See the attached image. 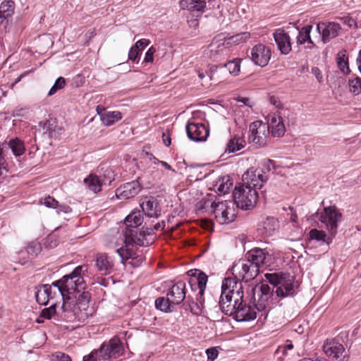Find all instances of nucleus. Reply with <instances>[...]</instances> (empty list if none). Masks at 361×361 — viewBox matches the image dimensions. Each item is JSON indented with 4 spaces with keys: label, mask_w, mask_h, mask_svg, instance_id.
I'll list each match as a JSON object with an SVG mask.
<instances>
[{
    "label": "nucleus",
    "mask_w": 361,
    "mask_h": 361,
    "mask_svg": "<svg viewBox=\"0 0 361 361\" xmlns=\"http://www.w3.org/2000/svg\"><path fill=\"white\" fill-rule=\"evenodd\" d=\"M188 276L190 277L188 283L192 291L198 289V293L194 297L189 294L185 302L183 303L185 310H190L191 313L194 315H200L203 310L207 308L209 310L213 307H217V302L214 300L212 304L208 303L204 305L205 299L204 298V293L206 285L208 281L207 275L200 269H190L187 272Z\"/></svg>",
    "instance_id": "f257e3e1"
},
{
    "label": "nucleus",
    "mask_w": 361,
    "mask_h": 361,
    "mask_svg": "<svg viewBox=\"0 0 361 361\" xmlns=\"http://www.w3.org/2000/svg\"><path fill=\"white\" fill-rule=\"evenodd\" d=\"M90 294L82 291L78 296H68L64 298L61 309L63 317L68 322H85L94 313V309L90 305Z\"/></svg>",
    "instance_id": "f03ea898"
},
{
    "label": "nucleus",
    "mask_w": 361,
    "mask_h": 361,
    "mask_svg": "<svg viewBox=\"0 0 361 361\" xmlns=\"http://www.w3.org/2000/svg\"><path fill=\"white\" fill-rule=\"evenodd\" d=\"M123 354V347L121 340L114 337L106 343L101 345L99 349L83 357V361H114Z\"/></svg>",
    "instance_id": "7ed1b4c3"
},
{
    "label": "nucleus",
    "mask_w": 361,
    "mask_h": 361,
    "mask_svg": "<svg viewBox=\"0 0 361 361\" xmlns=\"http://www.w3.org/2000/svg\"><path fill=\"white\" fill-rule=\"evenodd\" d=\"M273 161L267 159L261 162L257 168L251 167L247 169L243 175V184L255 188L256 191L262 188L269 178V173Z\"/></svg>",
    "instance_id": "20e7f679"
},
{
    "label": "nucleus",
    "mask_w": 361,
    "mask_h": 361,
    "mask_svg": "<svg viewBox=\"0 0 361 361\" xmlns=\"http://www.w3.org/2000/svg\"><path fill=\"white\" fill-rule=\"evenodd\" d=\"M85 265L78 266L68 275L63 277L64 298L76 295L85 288V281L81 276L82 271H87Z\"/></svg>",
    "instance_id": "39448f33"
},
{
    "label": "nucleus",
    "mask_w": 361,
    "mask_h": 361,
    "mask_svg": "<svg viewBox=\"0 0 361 361\" xmlns=\"http://www.w3.org/2000/svg\"><path fill=\"white\" fill-rule=\"evenodd\" d=\"M233 197L237 207L247 210L253 208L258 200V192L255 188L241 183L235 187Z\"/></svg>",
    "instance_id": "423d86ee"
},
{
    "label": "nucleus",
    "mask_w": 361,
    "mask_h": 361,
    "mask_svg": "<svg viewBox=\"0 0 361 361\" xmlns=\"http://www.w3.org/2000/svg\"><path fill=\"white\" fill-rule=\"evenodd\" d=\"M252 292L255 308L259 312H264L262 315H266L271 304L274 288L271 289L268 284L262 283L260 286H256L252 289Z\"/></svg>",
    "instance_id": "0eeeda50"
},
{
    "label": "nucleus",
    "mask_w": 361,
    "mask_h": 361,
    "mask_svg": "<svg viewBox=\"0 0 361 361\" xmlns=\"http://www.w3.org/2000/svg\"><path fill=\"white\" fill-rule=\"evenodd\" d=\"M319 220L331 236L337 233L338 224L342 220V214L336 206L324 207L321 212Z\"/></svg>",
    "instance_id": "6e6552de"
},
{
    "label": "nucleus",
    "mask_w": 361,
    "mask_h": 361,
    "mask_svg": "<svg viewBox=\"0 0 361 361\" xmlns=\"http://www.w3.org/2000/svg\"><path fill=\"white\" fill-rule=\"evenodd\" d=\"M250 135L249 141L257 147L265 146L269 136V127L260 121L252 122L250 125Z\"/></svg>",
    "instance_id": "1a4fd4ad"
},
{
    "label": "nucleus",
    "mask_w": 361,
    "mask_h": 361,
    "mask_svg": "<svg viewBox=\"0 0 361 361\" xmlns=\"http://www.w3.org/2000/svg\"><path fill=\"white\" fill-rule=\"evenodd\" d=\"M231 271L233 275L241 278L245 282L255 279L260 271L259 268L256 264L254 265L245 259H240L235 262Z\"/></svg>",
    "instance_id": "9d476101"
},
{
    "label": "nucleus",
    "mask_w": 361,
    "mask_h": 361,
    "mask_svg": "<svg viewBox=\"0 0 361 361\" xmlns=\"http://www.w3.org/2000/svg\"><path fill=\"white\" fill-rule=\"evenodd\" d=\"M323 351L327 357L335 361H348V351L336 339H327L323 345Z\"/></svg>",
    "instance_id": "9b49d317"
},
{
    "label": "nucleus",
    "mask_w": 361,
    "mask_h": 361,
    "mask_svg": "<svg viewBox=\"0 0 361 361\" xmlns=\"http://www.w3.org/2000/svg\"><path fill=\"white\" fill-rule=\"evenodd\" d=\"M317 29L321 33L322 40L324 44L338 37L341 32L340 24L335 22H320L317 24Z\"/></svg>",
    "instance_id": "f8f14e48"
},
{
    "label": "nucleus",
    "mask_w": 361,
    "mask_h": 361,
    "mask_svg": "<svg viewBox=\"0 0 361 361\" xmlns=\"http://www.w3.org/2000/svg\"><path fill=\"white\" fill-rule=\"evenodd\" d=\"M142 186L140 183V178L135 180L124 183L116 190L117 198L127 200L134 197L142 190Z\"/></svg>",
    "instance_id": "ddd939ff"
},
{
    "label": "nucleus",
    "mask_w": 361,
    "mask_h": 361,
    "mask_svg": "<svg viewBox=\"0 0 361 361\" xmlns=\"http://www.w3.org/2000/svg\"><path fill=\"white\" fill-rule=\"evenodd\" d=\"M125 239L123 240V239L121 240V241L123 242L124 245L118 241H116L114 245H113L111 243H109L108 246L109 247H116L119 245H121L120 247L116 249V252L121 257V262L122 264H124L126 260L128 259L133 258L135 253L133 250L129 247L131 242L133 241V239L131 236L133 235V231H129V234L126 232L125 235Z\"/></svg>",
    "instance_id": "4468645a"
},
{
    "label": "nucleus",
    "mask_w": 361,
    "mask_h": 361,
    "mask_svg": "<svg viewBox=\"0 0 361 361\" xmlns=\"http://www.w3.org/2000/svg\"><path fill=\"white\" fill-rule=\"evenodd\" d=\"M186 132L188 138L195 142L205 141L209 134V130L204 124L195 122H188Z\"/></svg>",
    "instance_id": "2eb2a0df"
},
{
    "label": "nucleus",
    "mask_w": 361,
    "mask_h": 361,
    "mask_svg": "<svg viewBox=\"0 0 361 361\" xmlns=\"http://www.w3.org/2000/svg\"><path fill=\"white\" fill-rule=\"evenodd\" d=\"M271 59V50L263 44L254 46L251 50V59L252 62L259 66L264 67Z\"/></svg>",
    "instance_id": "dca6fc26"
},
{
    "label": "nucleus",
    "mask_w": 361,
    "mask_h": 361,
    "mask_svg": "<svg viewBox=\"0 0 361 361\" xmlns=\"http://www.w3.org/2000/svg\"><path fill=\"white\" fill-rule=\"evenodd\" d=\"M214 212L216 219L221 224L232 222L235 216L233 209L227 206L224 202L216 204L214 207Z\"/></svg>",
    "instance_id": "f3484780"
},
{
    "label": "nucleus",
    "mask_w": 361,
    "mask_h": 361,
    "mask_svg": "<svg viewBox=\"0 0 361 361\" xmlns=\"http://www.w3.org/2000/svg\"><path fill=\"white\" fill-rule=\"evenodd\" d=\"M267 125L269 127V133L274 137H280L286 131L285 125L281 115L276 113L269 114Z\"/></svg>",
    "instance_id": "a211bd4d"
},
{
    "label": "nucleus",
    "mask_w": 361,
    "mask_h": 361,
    "mask_svg": "<svg viewBox=\"0 0 361 361\" xmlns=\"http://www.w3.org/2000/svg\"><path fill=\"white\" fill-rule=\"evenodd\" d=\"M231 317L237 322H248L254 320L257 317V312L255 307L247 305L243 300Z\"/></svg>",
    "instance_id": "6ab92c4d"
},
{
    "label": "nucleus",
    "mask_w": 361,
    "mask_h": 361,
    "mask_svg": "<svg viewBox=\"0 0 361 361\" xmlns=\"http://www.w3.org/2000/svg\"><path fill=\"white\" fill-rule=\"evenodd\" d=\"M144 214L150 218H159L161 214V209L157 200L154 197H146L140 204Z\"/></svg>",
    "instance_id": "aec40b11"
},
{
    "label": "nucleus",
    "mask_w": 361,
    "mask_h": 361,
    "mask_svg": "<svg viewBox=\"0 0 361 361\" xmlns=\"http://www.w3.org/2000/svg\"><path fill=\"white\" fill-rule=\"evenodd\" d=\"M245 259L250 261L254 265L259 268L261 264L269 265L271 255L260 248H254L248 251L245 255Z\"/></svg>",
    "instance_id": "412c9836"
},
{
    "label": "nucleus",
    "mask_w": 361,
    "mask_h": 361,
    "mask_svg": "<svg viewBox=\"0 0 361 361\" xmlns=\"http://www.w3.org/2000/svg\"><path fill=\"white\" fill-rule=\"evenodd\" d=\"M167 297L173 305H179L183 300H186L185 283L183 281H178L174 284L167 293Z\"/></svg>",
    "instance_id": "4be33fe9"
},
{
    "label": "nucleus",
    "mask_w": 361,
    "mask_h": 361,
    "mask_svg": "<svg viewBox=\"0 0 361 361\" xmlns=\"http://www.w3.org/2000/svg\"><path fill=\"white\" fill-rule=\"evenodd\" d=\"M274 38L281 54H287L291 50L290 37L283 29H277L274 32Z\"/></svg>",
    "instance_id": "5701e85b"
},
{
    "label": "nucleus",
    "mask_w": 361,
    "mask_h": 361,
    "mask_svg": "<svg viewBox=\"0 0 361 361\" xmlns=\"http://www.w3.org/2000/svg\"><path fill=\"white\" fill-rule=\"evenodd\" d=\"M35 299L39 305H45L49 299L53 298L51 286L49 284H41L35 287Z\"/></svg>",
    "instance_id": "b1692460"
},
{
    "label": "nucleus",
    "mask_w": 361,
    "mask_h": 361,
    "mask_svg": "<svg viewBox=\"0 0 361 361\" xmlns=\"http://www.w3.org/2000/svg\"><path fill=\"white\" fill-rule=\"evenodd\" d=\"M95 265L102 274H109L114 267V262L106 254L99 253L96 255Z\"/></svg>",
    "instance_id": "393cba45"
},
{
    "label": "nucleus",
    "mask_w": 361,
    "mask_h": 361,
    "mask_svg": "<svg viewBox=\"0 0 361 361\" xmlns=\"http://www.w3.org/2000/svg\"><path fill=\"white\" fill-rule=\"evenodd\" d=\"M294 276L285 274L279 286L276 288V293L278 297H286L293 295Z\"/></svg>",
    "instance_id": "a878e982"
},
{
    "label": "nucleus",
    "mask_w": 361,
    "mask_h": 361,
    "mask_svg": "<svg viewBox=\"0 0 361 361\" xmlns=\"http://www.w3.org/2000/svg\"><path fill=\"white\" fill-rule=\"evenodd\" d=\"M242 301H235L233 298H226L224 297L219 296V301L217 302V307H219L221 312L228 316H232L235 311H236L237 306L240 305Z\"/></svg>",
    "instance_id": "bb28decb"
},
{
    "label": "nucleus",
    "mask_w": 361,
    "mask_h": 361,
    "mask_svg": "<svg viewBox=\"0 0 361 361\" xmlns=\"http://www.w3.org/2000/svg\"><path fill=\"white\" fill-rule=\"evenodd\" d=\"M226 49L224 42H212L209 45L206 54L212 60L217 61L224 54Z\"/></svg>",
    "instance_id": "cd10ccee"
},
{
    "label": "nucleus",
    "mask_w": 361,
    "mask_h": 361,
    "mask_svg": "<svg viewBox=\"0 0 361 361\" xmlns=\"http://www.w3.org/2000/svg\"><path fill=\"white\" fill-rule=\"evenodd\" d=\"M100 107H97V111L100 114V118L102 123L106 126H110L122 118V114L120 111H104L99 113V109Z\"/></svg>",
    "instance_id": "c85d7f7f"
},
{
    "label": "nucleus",
    "mask_w": 361,
    "mask_h": 361,
    "mask_svg": "<svg viewBox=\"0 0 361 361\" xmlns=\"http://www.w3.org/2000/svg\"><path fill=\"white\" fill-rule=\"evenodd\" d=\"M180 6L182 9L190 11H202L206 6L204 0H181Z\"/></svg>",
    "instance_id": "c756f323"
},
{
    "label": "nucleus",
    "mask_w": 361,
    "mask_h": 361,
    "mask_svg": "<svg viewBox=\"0 0 361 361\" xmlns=\"http://www.w3.org/2000/svg\"><path fill=\"white\" fill-rule=\"evenodd\" d=\"M238 276L233 278L228 277L222 282L221 290H231L240 291L243 290V284L237 279Z\"/></svg>",
    "instance_id": "7c9ffc66"
},
{
    "label": "nucleus",
    "mask_w": 361,
    "mask_h": 361,
    "mask_svg": "<svg viewBox=\"0 0 361 361\" xmlns=\"http://www.w3.org/2000/svg\"><path fill=\"white\" fill-rule=\"evenodd\" d=\"M211 80L220 82L224 79L225 70L223 67L212 65L209 68V73H207Z\"/></svg>",
    "instance_id": "2f4dec72"
},
{
    "label": "nucleus",
    "mask_w": 361,
    "mask_h": 361,
    "mask_svg": "<svg viewBox=\"0 0 361 361\" xmlns=\"http://www.w3.org/2000/svg\"><path fill=\"white\" fill-rule=\"evenodd\" d=\"M84 183L87 187L94 192H97L101 190L102 183L99 178L96 175H89L84 179Z\"/></svg>",
    "instance_id": "473e14b6"
},
{
    "label": "nucleus",
    "mask_w": 361,
    "mask_h": 361,
    "mask_svg": "<svg viewBox=\"0 0 361 361\" xmlns=\"http://www.w3.org/2000/svg\"><path fill=\"white\" fill-rule=\"evenodd\" d=\"M8 146L16 157L22 155L25 151L24 142L18 137L11 139L8 142Z\"/></svg>",
    "instance_id": "72a5a7b5"
},
{
    "label": "nucleus",
    "mask_w": 361,
    "mask_h": 361,
    "mask_svg": "<svg viewBox=\"0 0 361 361\" xmlns=\"http://www.w3.org/2000/svg\"><path fill=\"white\" fill-rule=\"evenodd\" d=\"M245 142L243 139L240 137L235 136L231 139L227 143L225 152L228 153H233L240 150L244 147Z\"/></svg>",
    "instance_id": "f704fd0d"
},
{
    "label": "nucleus",
    "mask_w": 361,
    "mask_h": 361,
    "mask_svg": "<svg viewBox=\"0 0 361 361\" xmlns=\"http://www.w3.org/2000/svg\"><path fill=\"white\" fill-rule=\"evenodd\" d=\"M142 216L140 212H133L125 219V224L128 227L136 228L142 223Z\"/></svg>",
    "instance_id": "c9c22d12"
},
{
    "label": "nucleus",
    "mask_w": 361,
    "mask_h": 361,
    "mask_svg": "<svg viewBox=\"0 0 361 361\" xmlns=\"http://www.w3.org/2000/svg\"><path fill=\"white\" fill-rule=\"evenodd\" d=\"M232 185V180L228 176L219 178L215 185L219 194L223 195L227 193Z\"/></svg>",
    "instance_id": "e433bc0d"
},
{
    "label": "nucleus",
    "mask_w": 361,
    "mask_h": 361,
    "mask_svg": "<svg viewBox=\"0 0 361 361\" xmlns=\"http://www.w3.org/2000/svg\"><path fill=\"white\" fill-rule=\"evenodd\" d=\"M15 9V3L11 1H4L0 5V13L2 16H4L7 20H10L13 13Z\"/></svg>",
    "instance_id": "4c0bfd02"
},
{
    "label": "nucleus",
    "mask_w": 361,
    "mask_h": 361,
    "mask_svg": "<svg viewBox=\"0 0 361 361\" xmlns=\"http://www.w3.org/2000/svg\"><path fill=\"white\" fill-rule=\"evenodd\" d=\"M293 350V345L288 343L278 347L275 351V356L278 360L282 361L286 357L291 355V352Z\"/></svg>",
    "instance_id": "58836bf2"
},
{
    "label": "nucleus",
    "mask_w": 361,
    "mask_h": 361,
    "mask_svg": "<svg viewBox=\"0 0 361 361\" xmlns=\"http://www.w3.org/2000/svg\"><path fill=\"white\" fill-rule=\"evenodd\" d=\"M310 238L311 240H316L317 241H322L329 244L332 241L334 236H327L324 231H319L316 228L312 229L310 231Z\"/></svg>",
    "instance_id": "ea45409f"
},
{
    "label": "nucleus",
    "mask_w": 361,
    "mask_h": 361,
    "mask_svg": "<svg viewBox=\"0 0 361 361\" xmlns=\"http://www.w3.org/2000/svg\"><path fill=\"white\" fill-rule=\"evenodd\" d=\"M312 29V25H307L302 27L301 30L298 32V42L300 44H305L308 42L310 44H312V40L310 37V32Z\"/></svg>",
    "instance_id": "a19ab883"
},
{
    "label": "nucleus",
    "mask_w": 361,
    "mask_h": 361,
    "mask_svg": "<svg viewBox=\"0 0 361 361\" xmlns=\"http://www.w3.org/2000/svg\"><path fill=\"white\" fill-rule=\"evenodd\" d=\"M240 59H234L225 63L222 67L225 71L226 69L228 71V74L237 75L240 70Z\"/></svg>",
    "instance_id": "79ce46f5"
},
{
    "label": "nucleus",
    "mask_w": 361,
    "mask_h": 361,
    "mask_svg": "<svg viewBox=\"0 0 361 361\" xmlns=\"http://www.w3.org/2000/svg\"><path fill=\"white\" fill-rule=\"evenodd\" d=\"M172 302L170 301V298L167 297L166 298L164 297L158 298L155 300V306L158 310H160L162 312H168L171 311V306L172 305Z\"/></svg>",
    "instance_id": "37998d69"
},
{
    "label": "nucleus",
    "mask_w": 361,
    "mask_h": 361,
    "mask_svg": "<svg viewBox=\"0 0 361 361\" xmlns=\"http://www.w3.org/2000/svg\"><path fill=\"white\" fill-rule=\"evenodd\" d=\"M220 296L229 298L230 300L231 298H233V300L235 302L243 301L244 298V292L243 290L235 291L231 290H221Z\"/></svg>",
    "instance_id": "c03bdc74"
},
{
    "label": "nucleus",
    "mask_w": 361,
    "mask_h": 361,
    "mask_svg": "<svg viewBox=\"0 0 361 361\" xmlns=\"http://www.w3.org/2000/svg\"><path fill=\"white\" fill-rule=\"evenodd\" d=\"M56 305L53 304L49 307L43 309L39 317L37 319V322L42 323L44 319H51L56 313Z\"/></svg>",
    "instance_id": "a18cd8bd"
},
{
    "label": "nucleus",
    "mask_w": 361,
    "mask_h": 361,
    "mask_svg": "<svg viewBox=\"0 0 361 361\" xmlns=\"http://www.w3.org/2000/svg\"><path fill=\"white\" fill-rule=\"evenodd\" d=\"M349 90L355 95L361 92V78L356 77L348 80Z\"/></svg>",
    "instance_id": "49530a36"
},
{
    "label": "nucleus",
    "mask_w": 361,
    "mask_h": 361,
    "mask_svg": "<svg viewBox=\"0 0 361 361\" xmlns=\"http://www.w3.org/2000/svg\"><path fill=\"white\" fill-rule=\"evenodd\" d=\"M285 276V274H266L265 277L267 281L274 286V287H278L280 286L282 279Z\"/></svg>",
    "instance_id": "de8ad7c7"
},
{
    "label": "nucleus",
    "mask_w": 361,
    "mask_h": 361,
    "mask_svg": "<svg viewBox=\"0 0 361 361\" xmlns=\"http://www.w3.org/2000/svg\"><path fill=\"white\" fill-rule=\"evenodd\" d=\"M66 85V80L63 77H59L55 81L54 85L51 87L48 96L54 95L58 90L64 87Z\"/></svg>",
    "instance_id": "09e8293b"
},
{
    "label": "nucleus",
    "mask_w": 361,
    "mask_h": 361,
    "mask_svg": "<svg viewBox=\"0 0 361 361\" xmlns=\"http://www.w3.org/2000/svg\"><path fill=\"white\" fill-rule=\"evenodd\" d=\"M250 38V33L248 32H241L232 36L230 39L233 43L240 44L246 42Z\"/></svg>",
    "instance_id": "8fccbe9b"
},
{
    "label": "nucleus",
    "mask_w": 361,
    "mask_h": 361,
    "mask_svg": "<svg viewBox=\"0 0 361 361\" xmlns=\"http://www.w3.org/2000/svg\"><path fill=\"white\" fill-rule=\"evenodd\" d=\"M337 64L338 67L343 73H348L350 72L348 63V58H345L344 54H343L342 56H339L338 57Z\"/></svg>",
    "instance_id": "3c124183"
},
{
    "label": "nucleus",
    "mask_w": 361,
    "mask_h": 361,
    "mask_svg": "<svg viewBox=\"0 0 361 361\" xmlns=\"http://www.w3.org/2000/svg\"><path fill=\"white\" fill-rule=\"evenodd\" d=\"M39 203L49 208L56 209L59 207V202L50 196L41 199Z\"/></svg>",
    "instance_id": "603ef678"
},
{
    "label": "nucleus",
    "mask_w": 361,
    "mask_h": 361,
    "mask_svg": "<svg viewBox=\"0 0 361 361\" xmlns=\"http://www.w3.org/2000/svg\"><path fill=\"white\" fill-rule=\"evenodd\" d=\"M207 359L209 361H214L218 356L219 352L215 348H209L206 350Z\"/></svg>",
    "instance_id": "864d4df0"
},
{
    "label": "nucleus",
    "mask_w": 361,
    "mask_h": 361,
    "mask_svg": "<svg viewBox=\"0 0 361 361\" xmlns=\"http://www.w3.org/2000/svg\"><path fill=\"white\" fill-rule=\"evenodd\" d=\"M156 49L154 47H151L145 54L144 61L146 63H152L153 61V56L155 53Z\"/></svg>",
    "instance_id": "5fc2aeb1"
},
{
    "label": "nucleus",
    "mask_w": 361,
    "mask_h": 361,
    "mask_svg": "<svg viewBox=\"0 0 361 361\" xmlns=\"http://www.w3.org/2000/svg\"><path fill=\"white\" fill-rule=\"evenodd\" d=\"M140 50L135 45L132 47L128 53V59L133 61H135L139 54Z\"/></svg>",
    "instance_id": "6e6d98bb"
},
{
    "label": "nucleus",
    "mask_w": 361,
    "mask_h": 361,
    "mask_svg": "<svg viewBox=\"0 0 361 361\" xmlns=\"http://www.w3.org/2000/svg\"><path fill=\"white\" fill-rule=\"evenodd\" d=\"M63 278L60 280H58L56 281H54L52 283V286H54V287H56L58 288V291L61 293V295H62L63 297V300L64 301V289L62 288H63Z\"/></svg>",
    "instance_id": "4d7b16f0"
},
{
    "label": "nucleus",
    "mask_w": 361,
    "mask_h": 361,
    "mask_svg": "<svg viewBox=\"0 0 361 361\" xmlns=\"http://www.w3.org/2000/svg\"><path fill=\"white\" fill-rule=\"evenodd\" d=\"M312 73L316 77L317 81L319 83H322L323 82V76L319 68L313 67L312 68Z\"/></svg>",
    "instance_id": "13d9d810"
},
{
    "label": "nucleus",
    "mask_w": 361,
    "mask_h": 361,
    "mask_svg": "<svg viewBox=\"0 0 361 361\" xmlns=\"http://www.w3.org/2000/svg\"><path fill=\"white\" fill-rule=\"evenodd\" d=\"M46 244L49 247H54L58 244V240L54 235H49L47 238Z\"/></svg>",
    "instance_id": "bf43d9fd"
},
{
    "label": "nucleus",
    "mask_w": 361,
    "mask_h": 361,
    "mask_svg": "<svg viewBox=\"0 0 361 361\" xmlns=\"http://www.w3.org/2000/svg\"><path fill=\"white\" fill-rule=\"evenodd\" d=\"M56 357L58 361H71V357L68 355L61 352L56 353Z\"/></svg>",
    "instance_id": "052dcab7"
},
{
    "label": "nucleus",
    "mask_w": 361,
    "mask_h": 361,
    "mask_svg": "<svg viewBox=\"0 0 361 361\" xmlns=\"http://www.w3.org/2000/svg\"><path fill=\"white\" fill-rule=\"evenodd\" d=\"M148 44H149V40L148 39H142L138 40L135 43V46L137 47V49L140 50V49H143Z\"/></svg>",
    "instance_id": "680f3d73"
},
{
    "label": "nucleus",
    "mask_w": 361,
    "mask_h": 361,
    "mask_svg": "<svg viewBox=\"0 0 361 361\" xmlns=\"http://www.w3.org/2000/svg\"><path fill=\"white\" fill-rule=\"evenodd\" d=\"M58 214H60L61 212H63V213H65V214H68L70 212H71L72 209L71 208L68 206V205H59V207H58Z\"/></svg>",
    "instance_id": "e2e57ef3"
},
{
    "label": "nucleus",
    "mask_w": 361,
    "mask_h": 361,
    "mask_svg": "<svg viewBox=\"0 0 361 361\" xmlns=\"http://www.w3.org/2000/svg\"><path fill=\"white\" fill-rule=\"evenodd\" d=\"M238 102H242L246 106H248L250 107L252 106V102H250V99L248 97H239L236 99Z\"/></svg>",
    "instance_id": "0e129e2a"
},
{
    "label": "nucleus",
    "mask_w": 361,
    "mask_h": 361,
    "mask_svg": "<svg viewBox=\"0 0 361 361\" xmlns=\"http://www.w3.org/2000/svg\"><path fill=\"white\" fill-rule=\"evenodd\" d=\"M162 139H163V142L166 146H167V147L170 146V145L171 143V140L170 135L169 133H164L162 135Z\"/></svg>",
    "instance_id": "69168bd1"
},
{
    "label": "nucleus",
    "mask_w": 361,
    "mask_h": 361,
    "mask_svg": "<svg viewBox=\"0 0 361 361\" xmlns=\"http://www.w3.org/2000/svg\"><path fill=\"white\" fill-rule=\"evenodd\" d=\"M145 154L149 158V161H152L154 164L159 163V160L157 159L152 154L148 152H145Z\"/></svg>",
    "instance_id": "338daca9"
},
{
    "label": "nucleus",
    "mask_w": 361,
    "mask_h": 361,
    "mask_svg": "<svg viewBox=\"0 0 361 361\" xmlns=\"http://www.w3.org/2000/svg\"><path fill=\"white\" fill-rule=\"evenodd\" d=\"M343 20V22L350 27H352L353 25H355V21L350 17H344Z\"/></svg>",
    "instance_id": "774afa93"
}]
</instances>
